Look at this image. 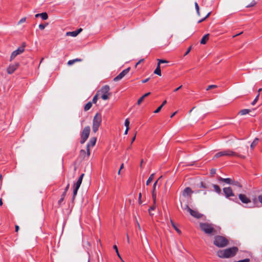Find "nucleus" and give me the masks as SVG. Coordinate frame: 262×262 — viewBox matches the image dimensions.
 Masks as SVG:
<instances>
[{
	"mask_svg": "<svg viewBox=\"0 0 262 262\" xmlns=\"http://www.w3.org/2000/svg\"><path fill=\"white\" fill-rule=\"evenodd\" d=\"M199 188H208V186L207 185H206L204 182H201L200 184V185L199 186Z\"/></svg>",
	"mask_w": 262,
	"mask_h": 262,
	"instance_id": "37",
	"label": "nucleus"
},
{
	"mask_svg": "<svg viewBox=\"0 0 262 262\" xmlns=\"http://www.w3.org/2000/svg\"><path fill=\"white\" fill-rule=\"evenodd\" d=\"M130 69V68H128L123 70L118 76L114 78L113 81H118L122 79L129 72Z\"/></svg>",
	"mask_w": 262,
	"mask_h": 262,
	"instance_id": "8",
	"label": "nucleus"
},
{
	"mask_svg": "<svg viewBox=\"0 0 262 262\" xmlns=\"http://www.w3.org/2000/svg\"><path fill=\"white\" fill-rule=\"evenodd\" d=\"M98 100V94H96L93 98V100H92V101H93V103H96L97 102V101Z\"/></svg>",
	"mask_w": 262,
	"mask_h": 262,
	"instance_id": "45",
	"label": "nucleus"
},
{
	"mask_svg": "<svg viewBox=\"0 0 262 262\" xmlns=\"http://www.w3.org/2000/svg\"><path fill=\"white\" fill-rule=\"evenodd\" d=\"M256 2L255 1H252L251 2V3H250V4H248L246 6V7L248 8V7H253L254 6H255L256 5Z\"/></svg>",
	"mask_w": 262,
	"mask_h": 262,
	"instance_id": "40",
	"label": "nucleus"
},
{
	"mask_svg": "<svg viewBox=\"0 0 262 262\" xmlns=\"http://www.w3.org/2000/svg\"><path fill=\"white\" fill-rule=\"evenodd\" d=\"M111 95V94H102L101 96V98L104 100H106L109 99V97Z\"/></svg>",
	"mask_w": 262,
	"mask_h": 262,
	"instance_id": "33",
	"label": "nucleus"
},
{
	"mask_svg": "<svg viewBox=\"0 0 262 262\" xmlns=\"http://www.w3.org/2000/svg\"><path fill=\"white\" fill-rule=\"evenodd\" d=\"M158 64H159L160 65V63H167L168 61L163 60V59H158Z\"/></svg>",
	"mask_w": 262,
	"mask_h": 262,
	"instance_id": "47",
	"label": "nucleus"
},
{
	"mask_svg": "<svg viewBox=\"0 0 262 262\" xmlns=\"http://www.w3.org/2000/svg\"><path fill=\"white\" fill-rule=\"evenodd\" d=\"M136 139V135H135L133 138H132V141H131V144L133 143V142Z\"/></svg>",
	"mask_w": 262,
	"mask_h": 262,
	"instance_id": "62",
	"label": "nucleus"
},
{
	"mask_svg": "<svg viewBox=\"0 0 262 262\" xmlns=\"http://www.w3.org/2000/svg\"><path fill=\"white\" fill-rule=\"evenodd\" d=\"M219 181L220 182H225L228 184H231L232 183V179L230 178H223L222 177H219Z\"/></svg>",
	"mask_w": 262,
	"mask_h": 262,
	"instance_id": "18",
	"label": "nucleus"
},
{
	"mask_svg": "<svg viewBox=\"0 0 262 262\" xmlns=\"http://www.w3.org/2000/svg\"><path fill=\"white\" fill-rule=\"evenodd\" d=\"M183 209L184 210H187L189 212H190V209H191L187 205H185L183 207Z\"/></svg>",
	"mask_w": 262,
	"mask_h": 262,
	"instance_id": "49",
	"label": "nucleus"
},
{
	"mask_svg": "<svg viewBox=\"0 0 262 262\" xmlns=\"http://www.w3.org/2000/svg\"><path fill=\"white\" fill-rule=\"evenodd\" d=\"M251 112V110H249V109H243V110H242L241 111H240L239 112L238 114L241 115H246V114H248L249 113H250Z\"/></svg>",
	"mask_w": 262,
	"mask_h": 262,
	"instance_id": "22",
	"label": "nucleus"
},
{
	"mask_svg": "<svg viewBox=\"0 0 262 262\" xmlns=\"http://www.w3.org/2000/svg\"><path fill=\"white\" fill-rule=\"evenodd\" d=\"M210 14H211V12H209V13H207V14L206 15V16H205L203 19H201V20H200L198 21V23H200L202 22L203 20H204L205 19H206L208 17H209V16L210 15Z\"/></svg>",
	"mask_w": 262,
	"mask_h": 262,
	"instance_id": "48",
	"label": "nucleus"
},
{
	"mask_svg": "<svg viewBox=\"0 0 262 262\" xmlns=\"http://www.w3.org/2000/svg\"><path fill=\"white\" fill-rule=\"evenodd\" d=\"M97 139L95 137H93L90 139L89 143L86 145V151H87V156L89 157L90 155V147H93L96 142Z\"/></svg>",
	"mask_w": 262,
	"mask_h": 262,
	"instance_id": "9",
	"label": "nucleus"
},
{
	"mask_svg": "<svg viewBox=\"0 0 262 262\" xmlns=\"http://www.w3.org/2000/svg\"><path fill=\"white\" fill-rule=\"evenodd\" d=\"M66 195V192H63L61 195V198H60V200L58 202V204L59 205H60L61 204L62 202L63 201Z\"/></svg>",
	"mask_w": 262,
	"mask_h": 262,
	"instance_id": "29",
	"label": "nucleus"
},
{
	"mask_svg": "<svg viewBox=\"0 0 262 262\" xmlns=\"http://www.w3.org/2000/svg\"><path fill=\"white\" fill-rule=\"evenodd\" d=\"M209 34H207L205 35L203 38L201 39L200 43L203 45H205L207 41L209 39Z\"/></svg>",
	"mask_w": 262,
	"mask_h": 262,
	"instance_id": "21",
	"label": "nucleus"
},
{
	"mask_svg": "<svg viewBox=\"0 0 262 262\" xmlns=\"http://www.w3.org/2000/svg\"><path fill=\"white\" fill-rule=\"evenodd\" d=\"M190 214L193 216L194 217H195L196 219H200L202 217L203 215L198 212L197 211L193 210L192 209H190Z\"/></svg>",
	"mask_w": 262,
	"mask_h": 262,
	"instance_id": "12",
	"label": "nucleus"
},
{
	"mask_svg": "<svg viewBox=\"0 0 262 262\" xmlns=\"http://www.w3.org/2000/svg\"><path fill=\"white\" fill-rule=\"evenodd\" d=\"M154 73L159 76L161 75V69H160V66L159 64H157V68L154 71Z\"/></svg>",
	"mask_w": 262,
	"mask_h": 262,
	"instance_id": "25",
	"label": "nucleus"
},
{
	"mask_svg": "<svg viewBox=\"0 0 262 262\" xmlns=\"http://www.w3.org/2000/svg\"><path fill=\"white\" fill-rule=\"evenodd\" d=\"M177 113V111L174 112L170 116V118H172Z\"/></svg>",
	"mask_w": 262,
	"mask_h": 262,
	"instance_id": "63",
	"label": "nucleus"
},
{
	"mask_svg": "<svg viewBox=\"0 0 262 262\" xmlns=\"http://www.w3.org/2000/svg\"><path fill=\"white\" fill-rule=\"evenodd\" d=\"M259 94L258 93L257 95H256L255 98L254 99V100L251 103V104L252 105H254L256 104V103L257 102V101H258V100L259 99Z\"/></svg>",
	"mask_w": 262,
	"mask_h": 262,
	"instance_id": "36",
	"label": "nucleus"
},
{
	"mask_svg": "<svg viewBox=\"0 0 262 262\" xmlns=\"http://www.w3.org/2000/svg\"><path fill=\"white\" fill-rule=\"evenodd\" d=\"M86 155H87V152L86 153V151L84 150L81 149L80 151L79 156L81 158L84 159L85 158Z\"/></svg>",
	"mask_w": 262,
	"mask_h": 262,
	"instance_id": "31",
	"label": "nucleus"
},
{
	"mask_svg": "<svg viewBox=\"0 0 262 262\" xmlns=\"http://www.w3.org/2000/svg\"><path fill=\"white\" fill-rule=\"evenodd\" d=\"M238 197L241 202L243 203L247 204L250 203V200L247 197V196L245 194H239L238 195Z\"/></svg>",
	"mask_w": 262,
	"mask_h": 262,
	"instance_id": "11",
	"label": "nucleus"
},
{
	"mask_svg": "<svg viewBox=\"0 0 262 262\" xmlns=\"http://www.w3.org/2000/svg\"><path fill=\"white\" fill-rule=\"evenodd\" d=\"M26 17H23L17 23V25L23 24V23H25L26 21Z\"/></svg>",
	"mask_w": 262,
	"mask_h": 262,
	"instance_id": "46",
	"label": "nucleus"
},
{
	"mask_svg": "<svg viewBox=\"0 0 262 262\" xmlns=\"http://www.w3.org/2000/svg\"><path fill=\"white\" fill-rule=\"evenodd\" d=\"M16 56V50L14 51L11 56L10 57V60H12L13 59H14Z\"/></svg>",
	"mask_w": 262,
	"mask_h": 262,
	"instance_id": "43",
	"label": "nucleus"
},
{
	"mask_svg": "<svg viewBox=\"0 0 262 262\" xmlns=\"http://www.w3.org/2000/svg\"><path fill=\"white\" fill-rule=\"evenodd\" d=\"M113 248H114V249L115 250L116 252L117 253V255L118 256V257H120V258H121V256H120V254H119V253L118 250V248H117V246H116V245H114V246H113ZM121 259L122 260V261L123 262H124V261H123L122 259Z\"/></svg>",
	"mask_w": 262,
	"mask_h": 262,
	"instance_id": "42",
	"label": "nucleus"
},
{
	"mask_svg": "<svg viewBox=\"0 0 262 262\" xmlns=\"http://www.w3.org/2000/svg\"><path fill=\"white\" fill-rule=\"evenodd\" d=\"M90 130V127L89 126L83 128L81 134V140L80 141L81 144H83L86 141L89 137Z\"/></svg>",
	"mask_w": 262,
	"mask_h": 262,
	"instance_id": "7",
	"label": "nucleus"
},
{
	"mask_svg": "<svg viewBox=\"0 0 262 262\" xmlns=\"http://www.w3.org/2000/svg\"><path fill=\"white\" fill-rule=\"evenodd\" d=\"M155 204H156V203L155 204V203H154V205H153L151 207H150L149 208V209H148V211H149V214H150V215H151V216H152V215H153V214H152V213H151V211L152 210H154L155 209V208H156V205H155Z\"/></svg>",
	"mask_w": 262,
	"mask_h": 262,
	"instance_id": "35",
	"label": "nucleus"
},
{
	"mask_svg": "<svg viewBox=\"0 0 262 262\" xmlns=\"http://www.w3.org/2000/svg\"><path fill=\"white\" fill-rule=\"evenodd\" d=\"M69 187H70V184H69V183H68V185H67V186H66V187L65 188V189H64V192H65L66 194H67V191H68V189H69Z\"/></svg>",
	"mask_w": 262,
	"mask_h": 262,
	"instance_id": "56",
	"label": "nucleus"
},
{
	"mask_svg": "<svg viewBox=\"0 0 262 262\" xmlns=\"http://www.w3.org/2000/svg\"><path fill=\"white\" fill-rule=\"evenodd\" d=\"M16 64H13V65L10 66L7 68V73L9 74H12L16 70Z\"/></svg>",
	"mask_w": 262,
	"mask_h": 262,
	"instance_id": "16",
	"label": "nucleus"
},
{
	"mask_svg": "<svg viewBox=\"0 0 262 262\" xmlns=\"http://www.w3.org/2000/svg\"><path fill=\"white\" fill-rule=\"evenodd\" d=\"M149 80V78H146V79H144V80H142V83H146V82H147V81H148V80Z\"/></svg>",
	"mask_w": 262,
	"mask_h": 262,
	"instance_id": "58",
	"label": "nucleus"
},
{
	"mask_svg": "<svg viewBox=\"0 0 262 262\" xmlns=\"http://www.w3.org/2000/svg\"><path fill=\"white\" fill-rule=\"evenodd\" d=\"M213 244L217 247H225L228 244V240L225 237L220 235L214 237Z\"/></svg>",
	"mask_w": 262,
	"mask_h": 262,
	"instance_id": "4",
	"label": "nucleus"
},
{
	"mask_svg": "<svg viewBox=\"0 0 262 262\" xmlns=\"http://www.w3.org/2000/svg\"><path fill=\"white\" fill-rule=\"evenodd\" d=\"M154 173H152L151 174H150V176H149V177L148 178L146 181V185H148L152 182L154 178Z\"/></svg>",
	"mask_w": 262,
	"mask_h": 262,
	"instance_id": "28",
	"label": "nucleus"
},
{
	"mask_svg": "<svg viewBox=\"0 0 262 262\" xmlns=\"http://www.w3.org/2000/svg\"><path fill=\"white\" fill-rule=\"evenodd\" d=\"M101 115L100 114L97 113L94 116L93 120V131L96 133L98 131L101 123Z\"/></svg>",
	"mask_w": 262,
	"mask_h": 262,
	"instance_id": "5",
	"label": "nucleus"
},
{
	"mask_svg": "<svg viewBox=\"0 0 262 262\" xmlns=\"http://www.w3.org/2000/svg\"><path fill=\"white\" fill-rule=\"evenodd\" d=\"M92 106V102H89L88 103H87L84 107V111H88V110H89L91 108Z\"/></svg>",
	"mask_w": 262,
	"mask_h": 262,
	"instance_id": "27",
	"label": "nucleus"
},
{
	"mask_svg": "<svg viewBox=\"0 0 262 262\" xmlns=\"http://www.w3.org/2000/svg\"><path fill=\"white\" fill-rule=\"evenodd\" d=\"M82 31V29L81 28L77 30H76V33H77V35L79 34L81 31Z\"/></svg>",
	"mask_w": 262,
	"mask_h": 262,
	"instance_id": "59",
	"label": "nucleus"
},
{
	"mask_svg": "<svg viewBox=\"0 0 262 262\" xmlns=\"http://www.w3.org/2000/svg\"><path fill=\"white\" fill-rule=\"evenodd\" d=\"M223 192L227 198L234 196V194L233 193L231 188L230 187L224 188Z\"/></svg>",
	"mask_w": 262,
	"mask_h": 262,
	"instance_id": "10",
	"label": "nucleus"
},
{
	"mask_svg": "<svg viewBox=\"0 0 262 262\" xmlns=\"http://www.w3.org/2000/svg\"><path fill=\"white\" fill-rule=\"evenodd\" d=\"M191 49V47L190 46V47H189L188 48V49H187V51L186 52V53H185V54H184V56H186V55H187V54H189V53L190 52Z\"/></svg>",
	"mask_w": 262,
	"mask_h": 262,
	"instance_id": "53",
	"label": "nucleus"
},
{
	"mask_svg": "<svg viewBox=\"0 0 262 262\" xmlns=\"http://www.w3.org/2000/svg\"><path fill=\"white\" fill-rule=\"evenodd\" d=\"M222 156H227V157H238L242 159H245L246 156L244 155H242L239 154V153L234 152V151L230 150L229 149L219 152L216 153L213 157V159L215 158H218Z\"/></svg>",
	"mask_w": 262,
	"mask_h": 262,
	"instance_id": "2",
	"label": "nucleus"
},
{
	"mask_svg": "<svg viewBox=\"0 0 262 262\" xmlns=\"http://www.w3.org/2000/svg\"><path fill=\"white\" fill-rule=\"evenodd\" d=\"M231 184L239 189H241L242 187V185L238 182L234 181L233 180H232Z\"/></svg>",
	"mask_w": 262,
	"mask_h": 262,
	"instance_id": "24",
	"label": "nucleus"
},
{
	"mask_svg": "<svg viewBox=\"0 0 262 262\" xmlns=\"http://www.w3.org/2000/svg\"><path fill=\"white\" fill-rule=\"evenodd\" d=\"M199 226L201 230L206 234L210 235L216 233V230L214 228L213 225L212 224L200 223Z\"/></svg>",
	"mask_w": 262,
	"mask_h": 262,
	"instance_id": "3",
	"label": "nucleus"
},
{
	"mask_svg": "<svg viewBox=\"0 0 262 262\" xmlns=\"http://www.w3.org/2000/svg\"><path fill=\"white\" fill-rule=\"evenodd\" d=\"M82 61V59H80V58H75V59H73V60H69L68 63H67V64H68V66H71V65L73 64L74 63H75L76 62H81Z\"/></svg>",
	"mask_w": 262,
	"mask_h": 262,
	"instance_id": "20",
	"label": "nucleus"
},
{
	"mask_svg": "<svg viewBox=\"0 0 262 262\" xmlns=\"http://www.w3.org/2000/svg\"><path fill=\"white\" fill-rule=\"evenodd\" d=\"M141 197H142V194H141V193L140 192L139 194V199H138V202L140 204H141L142 203Z\"/></svg>",
	"mask_w": 262,
	"mask_h": 262,
	"instance_id": "51",
	"label": "nucleus"
},
{
	"mask_svg": "<svg viewBox=\"0 0 262 262\" xmlns=\"http://www.w3.org/2000/svg\"><path fill=\"white\" fill-rule=\"evenodd\" d=\"M84 175V173H82V174H81V176L79 178L78 180H77L76 183L74 184L73 194V197H72V201H74L75 199L76 195H77V193L78 190L79 188V187L81 184Z\"/></svg>",
	"mask_w": 262,
	"mask_h": 262,
	"instance_id": "6",
	"label": "nucleus"
},
{
	"mask_svg": "<svg viewBox=\"0 0 262 262\" xmlns=\"http://www.w3.org/2000/svg\"><path fill=\"white\" fill-rule=\"evenodd\" d=\"M193 192V191L191 190L190 188L186 187L183 190V195L184 196L190 195V194Z\"/></svg>",
	"mask_w": 262,
	"mask_h": 262,
	"instance_id": "15",
	"label": "nucleus"
},
{
	"mask_svg": "<svg viewBox=\"0 0 262 262\" xmlns=\"http://www.w3.org/2000/svg\"><path fill=\"white\" fill-rule=\"evenodd\" d=\"M258 201L262 203V194L260 195L258 197Z\"/></svg>",
	"mask_w": 262,
	"mask_h": 262,
	"instance_id": "57",
	"label": "nucleus"
},
{
	"mask_svg": "<svg viewBox=\"0 0 262 262\" xmlns=\"http://www.w3.org/2000/svg\"><path fill=\"white\" fill-rule=\"evenodd\" d=\"M216 173V169H211L210 170V174L212 176H213Z\"/></svg>",
	"mask_w": 262,
	"mask_h": 262,
	"instance_id": "50",
	"label": "nucleus"
},
{
	"mask_svg": "<svg viewBox=\"0 0 262 262\" xmlns=\"http://www.w3.org/2000/svg\"><path fill=\"white\" fill-rule=\"evenodd\" d=\"M258 138H256L254 139V140H253V141L252 142L250 145V147L251 149H253L255 147V146L258 144Z\"/></svg>",
	"mask_w": 262,
	"mask_h": 262,
	"instance_id": "26",
	"label": "nucleus"
},
{
	"mask_svg": "<svg viewBox=\"0 0 262 262\" xmlns=\"http://www.w3.org/2000/svg\"><path fill=\"white\" fill-rule=\"evenodd\" d=\"M46 26V25H45L43 24H40L39 25V28L40 30H43L45 28Z\"/></svg>",
	"mask_w": 262,
	"mask_h": 262,
	"instance_id": "52",
	"label": "nucleus"
},
{
	"mask_svg": "<svg viewBox=\"0 0 262 262\" xmlns=\"http://www.w3.org/2000/svg\"><path fill=\"white\" fill-rule=\"evenodd\" d=\"M157 184H158V181H156L154 183V184L153 185V187H152V198L153 199V202H154L155 204L156 203V193L155 192V190H156V185H157Z\"/></svg>",
	"mask_w": 262,
	"mask_h": 262,
	"instance_id": "13",
	"label": "nucleus"
},
{
	"mask_svg": "<svg viewBox=\"0 0 262 262\" xmlns=\"http://www.w3.org/2000/svg\"><path fill=\"white\" fill-rule=\"evenodd\" d=\"M213 187L214 189V190L217 193H220L221 192V189L220 188V187L217 185H215V184H213Z\"/></svg>",
	"mask_w": 262,
	"mask_h": 262,
	"instance_id": "32",
	"label": "nucleus"
},
{
	"mask_svg": "<svg viewBox=\"0 0 262 262\" xmlns=\"http://www.w3.org/2000/svg\"><path fill=\"white\" fill-rule=\"evenodd\" d=\"M39 16H40V17H41V18L43 20H46L48 18V14H47V13L46 12H43V13H38V14H35V17L36 18L38 17Z\"/></svg>",
	"mask_w": 262,
	"mask_h": 262,
	"instance_id": "17",
	"label": "nucleus"
},
{
	"mask_svg": "<svg viewBox=\"0 0 262 262\" xmlns=\"http://www.w3.org/2000/svg\"><path fill=\"white\" fill-rule=\"evenodd\" d=\"M238 251L236 247L227 248L225 250H220L217 252V255L221 258H229L234 256Z\"/></svg>",
	"mask_w": 262,
	"mask_h": 262,
	"instance_id": "1",
	"label": "nucleus"
},
{
	"mask_svg": "<svg viewBox=\"0 0 262 262\" xmlns=\"http://www.w3.org/2000/svg\"><path fill=\"white\" fill-rule=\"evenodd\" d=\"M182 87V85H180V86H179L178 88H177V89H174V92H177L178 90H179L180 89H181V88Z\"/></svg>",
	"mask_w": 262,
	"mask_h": 262,
	"instance_id": "60",
	"label": "nucleus"
},
{
	"mask_svg": "<svg viewBox=\"0 0 262 262\" xmlns=\"http://www.w3.org/2000/svg\"><path fill=\"white\" fill-rule=\"evenodd\" d=\"M26 46V44L25 42H23L22 45L20 47L17 48V55L21 54L24 52L25 50V48Z\"/></svg>",
	"mask_w": 262,
	"mask_h": 262,
	"instance_id": "19",
	"label": "nucleus"
},
{
	"mask_svg": "<svg viewBox=\"0 0 262 262\" xmlns=\"http://www.w3.org/2000/svg\"><path fill=\"white\" fill-rule=\"evenodd\" d=\"M110 90V86L108 85H105L102 86L98 92H101L102 94H111L109 93Z\"/></svg>",
	"mask_w": 262,
	"mask_h": 262,
	"instance_id": "14",
	"label": "nucleus"
},
{
	"mask_svg": "<svg viewBox=\"0 0 262 262\" xmlns=\"http://www.w3.org/2000/svg\"><path fill=\"white\" fill-rule=\"evenodd\" d=\"M145 99L144 97H143V96H142V97H141L139 100H138L137 101V104L138 105H140L142 102L143 101V100Z\"/></svg>",
	"mask_w": 262,
	"mask_h": 262,
	"instance_id": "44",
	"label": "nucleus"
},
{
	"mask_svg": "<svg viewBox=\"0 0 262 262\" xmlns=\"http://www.w3.org/2000/svg\"><path fill=\"white\" fill-rule=\"evenodd\" d=\"M217 88V85H214V84L209 85L206 88V90L207 91H209V90H210L211 89H215V88Z\"/></svg>",
	"mask_w": 262,
	"mask_h": 262,
	"instance_id": "38",
	"label": "nucleus"
},
{
	"mask_svg": "<svg viewBox=\"0 0 262 262\" xmlns=\"http://www.w3.org/2000/svg\"><path fill=\"white\" fill-rule=\"evenodd\" d=\"M124 125L126 126V128H129V120L128 118L126 119L125 120Z\"/></svg>",
	"mask_w": 262,
	"mask_h": 262,
	"instance_id": "41",
	"label": "nucleus"
},
{
	"mask_svg": "<svg viewBox=\"0 0 262 262\" xmlns=\"http://www.w3.org/2000/svg\"><path fill=\"white\" fill-rule=\"evenodd\" d=\"M170 223L171 224V225L174 228V229L177 231V232L178 233L181 234V231L176 226L174 223H173V222L171 220H170Z\"/></svg>",
	"mask_w": 262,
	"mask_h": 262,
	"instance_id": "34",
	"label": "nucleus"
},
{
	"mask_svg": "<svg viewBox=\"0 0 262 262\" xmlns=\"http://www.w3.org/2000/svg\"><path fill=\"white\" fill-rule=\"evenodd\" d=\"M167 103V101L166 100H164L162 104L160 106H159L155 111H154V113H158L159 112H160V111L161 110L162 108Z\"/></svg>",
	"mask_w": 262,
	"mask_h": 262,
	"instance_id": "23",
	"label": "nucleus"
},
{
	"mask_svg": "<svg viewBox=\"0 0 262 262\" xmlns=\"http://www.w3.org/2000/svg\"><path fill=\"white\" fill-rule=\"evenodd\" d=\"M194 5H195V8L196 10V12H197L198 16H200V9H199V7L198 3L196 2H195L194 4Z\"/></svg>",
	"mask_w": 262,
	"mask_h": 262,
	"instance_id": "39",
	"label": "nucleus"
},
{
	"mask_svg": "<svg viewBox=\"0 0 262 262\" xmlns=\"http://www.w3.org/2000/svg\"><path fill=\"white\" fill-rule=\"evenodd\" d=\"M129 129V128H126V129H125V132H124V134H125V135H127V133H128V132Z\"/></svg>",
	"mask_w": 262,
	"mask_h": 262,
	"instance_id": "64",
	"label": "nucleus"
},
{
	"mask_svg": "<svg viewBox=\"0 0 262 262\" xmlns=\"http://www.w3.org/2000/svg\"><path fill=\"white\" fill-rule=\"evenodd\" d=\"M144 60V59H140L136 64L135 67H137L139 64H140V63L143 62Z\"/></svg>",
	"mask_w": 262,
	"mask_h": 262,
	"instance_id": "55",
	"label": "nucleus"
},
{
	"mask_svg": "<svg viewBox=\"0 0 262 262\" xmlns=\"http://www.w3.org/2000/svg\"><path fill=\"white\" fill-rule=\"evenodd\" d=\"M248 151V147L246 146L244 149L243 150V152L244 154H247Z\"/></svg>",
	"mask_w": 262,
	"mask_h": 262,
	"instance_id": "54",
	"label": "nucleus"
},
{
	"mask_svg": "<svg viewBox=\"0 0 262 262\" xmlns=\"http://www.w3.org/2000/svg\"><path fill=\"white\" fill-rule=\"evenodd\" d=\"M67 36H71L72 37H76L77 35V33H76V31H72V32H68L66 33Z\"/></svg>",
	"mask_w": 262,
	"mask_h": 262,
	"instance_id": "30",
	"label": "nucleus"
},
{
	"mask_svg": "<svg viewBox=\"0 0 262 262\" xmlns=\"http://www.w3.org/2000/svg\"><path fill=\"white\" fill-rule=\"evenodd\" d=\"M150 94V93L148 92V93H147L145 94L144 95H143V97L146 98V97L149 96Z\"/></svg>",
	"mask_w": 262,
	"mask_h": 262,
	"instance_id": "61",
	"label": "nucleus"
}]
</instances>
